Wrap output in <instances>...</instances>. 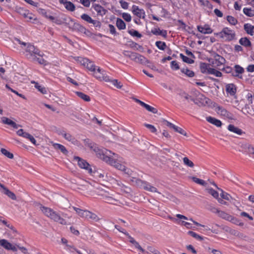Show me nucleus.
<instances>
[{
	"instance_id": "f257e3e1",
	"label": "nucleus",
	"mask_w": 254,
	"mask_h": 254,
	"mask_svg": "<svg viewBox=\"0 0 254 254\" xmlns=\"http://www.w3.org/2000/svg\"><path fill=\"white\" fill-rule=\"evenodd\" d=\"M15 40L24 50V54L27 59L31 62H36L40 64H46L47 61L43 58L44 54L38 47L30 43L22 42L18 38H15Z\"/></svg>"
},
{
	"instance_id": "f03ea898",
	"label": "nucleus",
	"mask_w": 254,
	"mask_h": 254,
	"mask_svg": "<svg viewBox=\"0 0 254 254\" xmlns=\"http://www.w3.org/2000/svg\"><path fill=\"white\" fill-rule=\"evenodd\" d=\"M89 147L95 153L96 155L99 158L103 160L108 164L115 167L116 168L123 169V166L117 160L113 157L109 156L111 152L105 148H100L96 144L91 143Z\"/></svg>"
},
{
	"instance_id": "7ed1b4c3",
	"label": "nucleus",
	"mask_w": 254,
	"mask_h": 254,
	"mask_svg": "<svg viewBox=\"0 0 254 254\" xmlns=\"http://www.w3.org/2000/svg\"><path fill=\"white\" fill-rule=\"evenodd\" d=\"M40 209L45 216L55 222H58L62 225L67 224L66 221L52 208L41 205Z\"/></svg>"
},
{
	"instance_id": "20e7f679",
	"label": "nucleus",
	"mask_w": 254,
	"mask_h": 254,
	"mask_svg": "<svg viewBox=\"0 0 254 254\" xmlns=\"http://www.w3.org/2000/svg\"><path fill=\"white\" fill-rule=\"evenodd\" d=\"M225 41H231L235 39L236 34L234 30L228 27H224L221 31L214 34Z\"/></svg>"
},
{
	"instance_id": "39448f33",
	"label": "nucleus",
	"mask_w": 254,
	"mask_h": 254,
	"mask_svg": "<svg viewBox=\"0 0 254 254\" xmlns=\"http://www.w3.org/2000/svg\"><path fill=\"white\" fill-rule=\"evenodd\" d=\"M176 216L178 219L171 217V216H169L168 218L170 220L174 222V223H175L178 225H182V226H186L185 223H186L187 222L180 220V219L190 220V221H192L195 225H196L197 226H201V227H203L204 228L206 227V226L205 225H201V224L198 223V222L194 221L192 218L188 219V217H187L186 216H185L183 215H182L180 214H176Z\"/></svg>"
},
{
	"instance_id": "423d86ee",
	"label": "nucleus",
	"mask_w": 254,
	"mask_h": 254,
	"mask_svg": "<svg viewBox=\"0 0 254 254\" xmlns=\"http://www.w3.org/2000/svg\"><path fill=\"white\" fill-rule=\"evenodd\" d=\"M123 54L125 57L129 58L136 63L143 64L146 61V58L144 56L136 53L124 51Z\"/></svg>"
},
{
	"instance_id": "0eeeda50",
	"label": "nucleus",
	"mask_w": 254,
	"mask_h": 254,
	"mask_svg": "<svg viewBox=\"0 0 254 254\" xmlns=\"http://www.w3.org/2000/svg\"><path fill=\"white\" fill-rule=\"evenodd\" d=\"M136 185L146 190L155 192L157 191V189L151 186L149 183L143 181L140 179H136L135 181Z\"/></svg>"
},
{
	"instance_id": "6e6552de",
	"label": "nucleus",
	"mask_w": 254,
	"mask_h": 254,
	"mask_svg": "<svg viewBox=\"0 0 254 254\" xmlns=\"http://www.w3.org/2000/svg\"><path fill=\"white\" fill-rule=\"evenodd\" d=\"M225 59L222 56L219 55H216L214 57V59H209V62L210 64L216 68L224 64L225 63Z\"/></svg>"
},
{
	"instance_id": "1a4fd4ad",
	"label": "nucleus",
	"mask_w": 254,
	"mask_h": 254,
	"mask_svg": "<svg viewBox=\"0 0 254 254\" xmlns=\"http://www.w3.org/2000/svg\"><path fill=\"white\" fill-rule=\"evenodd\" d=\"M76 61L85 67L88 71H90L92 67L95 65L94 62L90 61L86 58L78 57Z\"/></svg>"
},
{
	"instance_id": "9d476101",
	"label": "nucleus",
	"mask_w": 254,
	"mask_h": 254,
	"mask_svg": "<svg viewBox=\"0 0 254 254\" xmlns=\"http://www.w3.org/2000/svg\"><path fill=\"white\" fill-rule=\"evenodd\" d=\"M75 159L77 161L78 165L80 168L86 170L90 175L92 174L93 171L92 168L86 161L79 157H75Z\"/></svg>"
},
{
	"instance_id": "9b49d317",
	"label": "nucleus",
	"mask_w": 254,
	"mask_h": 254,
	"mask_svg": "<svg viewBox=\"0 0 254 254\" xmlns=\"http://www.w3.org/2000/svg\"><path fill=\"white\" fill-rule=\"evenodd\" d=\"M97 79L100 81H109L110 77L107 75L105 70L102 68H98V71L94 76Z\"/></svg>"
},
{
	"instance_id": "f8f14e48",
	"label": "nucleus",
	"mask_w": 254,
	"mask_h": 254,
	"mask_svg": "<svg viewBox=\"0 0 254 254\" xmlns=\"http://www.w3.org/2000/svg\"><path fill=\"white\" fill-rule=\"evenodd\" d=\"M215 111L220 116H223L227 119H231L232 115V114L228 111L226 109L223 107L217 106L215 107Z\"/></svg>"
},
{
	"instance_id": "ddd939ff",
	"label": "nucleus",
	"mask_w": 254,
	"mask_h": 254,
	"mask_svg": "<svg viewBox=\"0 0 254 254\" xmlns=\"http://www.w3.org/2000/svg\"><path fill=\"white\" fill-rule=\"evenodd\" d=\"M226 92L231 96L236 97L237 90V86L233 83L227 84L225 86Z\"/></svg>"
},
{
	"instance_id": "4468645a",
	"label": "nucleus",
	"mask_w": 254,
	"mask_h": 254,
	"mask_svg": "<svg viewBox=\"0 0 254 254\" xmlns=\"http://www.w3.org/2000/svg\"><path fill=\"white\" fill-rule=\"evenodd\" d=\"M132 12L133 14L139 18H144L145 16V12L143 9L139 8V7L135 5L132 6Z\"/></svg>"
},
{
	"instance_id": "2eb2a0df",
	"label": "nucleus",
	"mask_w": 254,
	"mask_h": 254,
	"mask_svg": "<svg viewBox=\"0 0 254 254\" xmlns=\"http://www.w3.org/2000/svg\"><path fill=\"white\" fill-rule=\"evenodd\" d=\"M0 245L7 250H12L13 252H16L17 250L15 246L12 245L5 239L0 240Z\"/></svg>"
},
{
	"instance_id": "dca6fc26",
	"label": "nucleus",
	"mask_w": 254,
	"mask_h": 254,
	"mask_svg": "<svg viewBox=\"0 0 254 254\" xmlns=\"http://www.w3.org/2000/svg\"><path fill=\"white\" fill-rule=\"evenodd\" d=\"M92 7L97 12V14L98 16H103L106 14V12H107L106 9H105L103 6L99 4H93Z\"/></svg>"
},
{
	"instance_id": "f3484780",
	"label": "nucleus",
	"mask_w": 254,
	"mask_h": 254,
	"mask_svg": "<svg viewBox=\"0 0 254 254\" xmlns=\"http://www.w3.org/2000/svg\"><path fill=\"white\" fill-rule=\"evenodd\" d=\"M0 188L2 190L1 192L5 195H7L9 198L12 200H15L16 199V197L15 194L12 191H10L7 188H6L1 183H0Z\"/></svg>"
},
{
	"instance_id": "a211bd4d",
	"label": "nucleus",
	"mask_w": 254,
	"mask_h": 254,
	"mask_svg": "<svg viewBox=\"0 0 254 254\" xmlns=\"http://www.w3.org/2000/svg\"><path fill=\"white\" fill-rule=\"evenodd\" d=\"M151 32L154 35H160L164 38L167 36V32L165 30H160L159 28H153L151 29Z\"/></svg>"
},
{
	"instance_id": "6ab92c4d",
	"label": "nucleus",
	"mask_w": 254,
	"mask_h": 254,
	"mask_svg": "<svg viewBox=\"0 0 254 254\" xmlns=\"http://www.w3.org/2000/svg\"><path fill=\"white\" fill-rule=\"evenodd\" d=\"M60 134L62 135L66 140L71 142L74 144L76 143L77 140L70 133H66L65 131H63L61 132Z\"/></svg>"
},
{
	"instance_id": "aec40b11",
	"label": "nucleus",
	"mask_w": 254,
	"mask_h": 254,
	"mask_svg": "<svg viewBox=\"0 0 254 254\" xmlns=\"http://www.w3.org/2000/svg\"><path fill=\"white\" fill-rule=\"evenodd\" d=\"M197 28L199 32L203 34H210L213 32V30L208 25H205L204 26L198 25Z\"/></svg>"
},
{
	"instance_id": "412c9836",
	"label": "nucleus",
	"mask_w": 254,
	"mask_h": 254,
	"mask_svg": "<svg viewBox=\"0 0 254 254\" xmlns=\"http://www.w3.org/2000/svg\"><path fill=\"white\" fill-rule=\"evenodd\" d=\"M206 120L209 123L215 125L217 127H221L222 126V122L219 120H218L214 117L209 116L206 118Z\"/></svg>"
},
{
	"instance_id": "4be33fe9",
	"label": "nucleus",
	"mask_w": 254,
	"mask_h": 254,
	"mask_svg": "<svg viewBox=\"0 0 254 254\" xmlns=\"http://www.w3.org/2000/svg\"><path fill=\"white\" fill-rule=\"evenodd\" d=\"M200 69L202 73L209 74V69H212V67H210V64L202 63L200 64Z\"/></svg>"
},
{
	"instance_id": "5701e85b",
	"label": "nucleus",
	"mask_w": 254,
	"mask_h": 254,
	"mask_svg": "<svg viewBox=\"0 0 254 254\" xmlns=\"http://www.w3.org/2000/svg\"><path fill=\"white\" fill-rule=\"evenodd\" d=\"M52 145L55 149L60 150L64 155L67 154L68 151L63 145L57 143H53Z\"/></svg>"
},
{
	"instance_id": "b1692460",
	"label": "nucleus",
	"mask_w": 254,
	"mask_h": 254,
	"mask_svg": "<svg viewBox=\"0 0 254 254\" xmlns=\"http://www.w3.org/2000/svg\"><path fill=\"white\" fill-rule=\"evenodd\" d=\"M1 121L4 124L9 125L14 128H18V125L15 122L6 117H2Z\"/></svg>"
},
{
	"instance_id": "393cba45",
	"label": "nucleus",
	"mask_w": 254,
	"mask_h": 254,
	"mask_svg": "<svg viewBox=\"0 0 254 254\" xmlns=\"http://www.w3.org/2000/svg\"><path fill=\"white\" fill-rule=\"evenodd\" d=\"M228 129L230 131L235 133L238 135H242L243 133V131L241 129L231 124L228 126Z\"/></svg>"
},
{
	"instance_id": "a878e982",
	"label": "nucleus",
	"mask_w": 254,
	"mask_h": 254,
	"mask_svg": "<svg viewBox=\"0 0 254 254\" xmlns=\"http://www.w3.org/2000/svg\"><path fill=\"white\" fill-rule=\"evenodd\" d=\"M31 83L34 84V87L41 93L43 94L47 93V90L44 86L40 85L38 82L35 81H31Z\"/></svg>"
},
{
	"instance_id": "bb28decb",
	"label": "nucleus",
	"mask_w": 254,
	"mask_h": 254,
	"mask_svg": "<svg viewBox=\"0 0 254 254\" xmlns=\"http://www.w3.org/2000/svg\"><path fill=\"white\" fill-rule=\"evenodd\" d=\"M234 67L236 73H233V75L234 76L242 78V76L240 75L239 74H241L244 72V69L239 65H235Z\"/></svg>"
},
{
	"instance_id": "cd10ccee",
	"label": "nucleus",
	"mask_w": 254,
	"mask_h": 254,
	"mask_svg": "<svg viewBox=\"0 0 254 254\" xmlns=\"http://www.w3.org/2000/svg\"><path fill=\"white\" fill-rule=\"evenodd\" d=\"M87 214H85V219L88 220H93L95 221H98L99 220L98 216L95 213L91 212L88 210L86 212Z\"/></svg>"
},
{
	"instance_id": "c85d7f7f",
	"label": "nucleus",
	"mask_w": 254,
	"mask_h": 254,
	"mask_svg": "<svg viewBox=\"0 0 254 254\" xmlns=\"http://www.w3.org/2000/svg\"><path fill=\"white\" fill-rule=\"evenodd\" d=\"M217 212L218 213L219 216L222 218L229 221H233V216L225 212L224 211L217 210Z\"/></svg>"
},
{
	"instance_id": "c756f323",
	"label": "nucleus",
	"mask_w": 254,
	"mask_h": 254,
	"mask_svg": "<svg viewBox=\"0 0 254 254\" xmlns=\"http://www.w3.org/2000/svg\"><path fill=\"white\" fill-rule=\"evenodd\" d=\"M244 30L246 31L247 33L250 34L251 36L254 35V25L253 26L250 23H246L244 26Z\"/></svg>"
},
{
	"instance_id": "7c9ffc66",
	"label": "nucleus",
	"mask_w": 254,
	"mask_h": 254,
	"mask_svg": "<svg viewBox=\"0 0 254 254\" xmlns=\"http://www.w3.org/2000/svg\"><path fill=\"white\" fill-rule=\"evenodd\" d=\"M22 15L24 18H26L28 21H30L32 20H36L35 15L33 14L32 13L29 12V11L28 10H24L23 13H22Z\"/></svg>"
},
{
	"instance_id": "2f4dec72",
	"label": "nucleus",
	"mask_w": 254,
	"mask_h": 254,
	"mask_svg": "<svg viewBox=\"0 0 254 254\" xmlns=\"http://www.w3.org/2000/svg\"><path fill=\"white\" fill-rule=\"evenodd\" d=\"M75 93L78 97L85 102H90L91 100L90 96L83 92L80 91H76Z\"/></svg>"
},
{
	"instance_id": "473e14b6",
	"label": "nucleus",
	"mask_w": 254,
	"mask_h": 254,
	"mask_svg": "<svg viewBox=\"0 0 254 254\" xmlns=\"http://www.w3.org/2000/svg\"><path fill=\"white\" fill-rule=\"evenodd\" d=\"M116 26L119 30H124L126 28L125 22L121 18H118L116 21Z\"/></svg>"
},
{
	"instance_id": "72a5a7b5",
	"label": "nucleus",
	"mask_w": 254,
	"mask_h": 254,
	"mask_svg": "<svg viewBox=\"0 0 254 254\" xmlns=\"http://www.w3.org/2000/svg\"><path fill=\"white\" fill-rule=\"evenodd\" d=\"M239 43L241 45L246 47H249L251 46V42L249 39L246 37L241 38L239 40Z\"/></svg>"
},
{
	"instance_id": "f704fd0d",
	"label": "nucleus",
	"mask_w": 254,
	"mask_h": 254,
	"mask_svg": "<svg viewBox=\"0 0 254 254\" xmlns=\"http://www.w3.org/2000/svg\"><path fill=\"white\" fill-rule=\"evenodd\" d=\"M245 152L250 156L254 155V147L251 144H247L245 146Z\"/></svg>"
},
{
	"instance_id": "c9c22d12",
	"label": "nucleus",
	"mask_w": 254,
	"mask_h": 254,
	"mask_svg": "<svg viewBox=\"0 0 254 254\" xmlns=\"http://www.w3.org/2000/svg\"><path fill=\"white\" fill-rule=\"evenodd\" d=\"M181 72L189 77H192L194 76V72L187 68H183L181 70Z\"/></svg>"
},
{
	"instance_id": "e433bc0d",
	"label": "nucleus",
	"mask_w": 254,
	"mask_h": 254,
	"mask_svg": "<svg viewBox=\"0 0 254 254\" xmlns=\"http://www.w3.org/2000/svg\"><path fill=\"white\" fill-rule=\"evenodd\" d=\"M243 12L245 15L249 17L254 16V10L252 9L251 8L244 7Z\"/></svg>"
},
{
	"instance_id": "4c0bfd02",
	"label": "nucleus",
	"mask_w": 254,
	"mask_h": 254,
	"mask_svg": "<svg viewBox=\"0 0 254 254\" xmlns=\"http://www.w3.org/2000/svg\"><path fill=\"white\" fill-rule=\"evenodd\" d=\"M64 6L67 10L70 11H73L75 9L74 4L70 1L66 2Z\"/></svg>"
},
{
	"instance_id": "58836bf2",
	"label": "nucleus",
	"mask_w": 254,
	"mask_h": 254,
	"mask_svg": "<svg viewBox=\"0 0 254 254\" xmlns=\"http://www.w3.org/2000/svg\"><path fill=\"white\" fill-rule=\"evenodd\" d=\"M180 95L181 96L182 98H185V99L188 100V101H190L193 102L195 103H196L195 102V100L193 99V98H192L191 96L189 95L188 94L186 93V92H182V93H180Z\"/></svg>"
},
{
	"instance_id": "ea45409f",
	"label": "nucleus",
	"mask_w": 254,
	"mask_h": 254,
	"mask_svg": "<svg viewBox=\"0 0 254 254\" xmlns=\"http://www.w3.org/2000/svg\"><path fill=\"white\" fill-rule=\"evenodd\" d=\"M50 20L52 21L53 22L55 23L56 24L58 25H61L63 23H64V21L65 20V19L63 20L62 19L59 18L58 17H54L52 16V17H50Z\"/></svg>"
},
{
	"instance_id": "a19ab883",
	"label": "nucleus",
	"mask_w": 254,
	"mask_h": 254,
	"mask_svg": "<svg viewBox=\"0 0 254 254\" xmlns=\"http://www.w3.org/2000/svg\"><path fill=\"white\" fill-rule=\"evenodd\" d=\"M128 33L133 37H136L139 38L142 37V35L141 34H140L137 31L133 29L128 30Z\"/></svg>"
},
{
	"instance_id": "79ce46f5",
	"label": "nucleus",
	"mask_w": 254,
	"mask_h": 254,
	"mask_svg": "<svg viewBox=\"0 0 254 254\" xmlns=\"http://www.w3.org/2000/svg\"><path fill=\"white\" fill-rule=\"evenodd\" d=\"M183 160L184 164L186 166L190 167V168L193 167V166H194L193 163L191 160H190L188 157H185L183 158Z\"/></svg>"
},
{
	"instance_id": "37998d69",
	"label": "nucleus",
	"mask_w": 254,
	"mask_h": 254,
	"mask_svg": "<svg viewBox=\"0 0 254 254\" xmlns=\"http://www.w3.org/2000/svg\"><path fill=\"white\" fill-rule=\"evenodd\" d=\"M109 82H111L113 85L119 89H121L123 86L121 82H119L117 79H111L110 78Z\"/></svg>"
},
{
	"instance_id": "c03bdc74",
	"label": "nucleus",
	"mask_w": 254,
	"mask_h": 254,
	"mask_svg": "<svg viewBox=\"0 0 254 254\" xmlns=\"http://www.w3.org/2000/svg\"><path fill=\"white\" fill-rule=\"evenodd\" d=\"M0 151L2 154L7 157L9 159H12L13 158V155L11 152L4 148H1Z\"/></svg>"
},
{
	"instance_id": "a18cd8bd",
	"label": "nucleus",
	"mask_w": 254,
	"mask_h": 254,
	"mask_svg": "<svg viewBox=\"0 0 254 254\" xmlns=\"http://www.w3.org/2000/svg\"><path fill=\"white\" fill-rule=\"evenodd\" d=\"M22 137L29 139L34 144H36V140L34 137L29 133L25 132Z\"/></svg>"
},
{
	"instance_id": "49530a36",
	"label": "nucleus",
	"mask_w": 254,
	"mask_h": 254,
	"mask_svg": "<svg viewBox=\"0 0 254 254\" xmlns=\"http://www.w3.org/2000/svg\"><path fill=\"white\" fill-rule=\"evenodd\" d=\"M227 20L229 22V23L230 24L232 25H236L238 22V20L236 18L230 15H228L227 16Z\"/></svg>"
},
{
	"instance_id": "de8ad7c7",
	"label": "nucleus",
	"mask_w": 254,
	"mask_h": 254,
	"mask_svg": "<svg viewBox=\"0 0 254 254\" xmlns=\"http://www.w3.org/2000/svg\"><path fill=\"white\" fill-rule=\"evenodd\" d=\"M156 46L160 50H164L166 47L165 42L162 41H156L155 43Z\"/></svg>"
},
{
	"instance_id": "09e8293b",
	"label": "nucleus",
	"mask_w": 254,
	"mask_h": 254,
	"mask_svg": "<svg viewBox=\"0 0 254 254\" xmlns=\"http://www.w3.org/2000/svg\"><path fill=\"white\" fill-rule=\"evenodd\" d=\"M180 56L182 59V60L186 63L192 64L194 62V61L193 60L187 57V56L184 55L183 54H180Z\"/></svg>"
},
{
	"instance_id": "8fccbe9b",
	"label": "nucleus",
	"mask_w": 254,
	"mask_h": 254,
	"mask_svg": "<svg viewBox=\"0 0 254 254\" xmlns=\"http://www.w3.org/2000/svg\"><path fill=\"white\" fill-rule=\"evenodd\" d=\"M191 179L194 182H195L196 184H199L203 186H205L206 185V183L204 180L200 179L196 177H192Z\"/></svg>"
},
{
	"instance_id": "3c124183",
	"label": "nucleus",
	"mask_w": 254,
	"mask_h": 254,
	"mask_svg": "<svg viewBox=\"0 0 254 254\" xmlns=\"http://www.w3.org/2000/svg\"><path fill=\"white\" fill-rule=\"evenodd\" d=\"M210 69V70H209V74H213L216 77H221V76H222V73L220 71H218V70H216V69H214L213 68H212V69Z\"/></svg>"
},
{
	"instance_id": "603ef678",
	"label": "nucleus",
	"mask_w": 254,
	"mask_h": 254,
	"mask_svg": "<svg viewBox=\"0 0 254 254\" xmlns=\"http://www.w3.org/2000/svg\"><path fill=\"white\" fill-rule=\"evenodd\" d=\"M81 18L89 23H91L92 18L87 14L83 13L81 15Z\"/></svg>"
},
{
	"instance_id": "864d4df0",
	"label": "nucleus",
	"mask_w": 254,
	"mask_h": 254,
	"mask_svg": "<svg viewBox=\"0 0 254 254\" xmlns=\"http://www.w3.org/2000/svg\"><path fill=\"white\" fill-rule=\"evenodd\" d=\"M188 234L198 240L201 241L203 240L202 237L193 231H190L188 232Z\"/></svg>"
},
{
	"instance_id": "5fc2aeb1",
	"label": "nucleus",
	"mask_w": 254,
	"mask_h": 254,
	"mask_svg": "<svg viewBox=\"0 0 254 254\" xmlns=\"http://www.w3.org/2000/svg\"><path fill=\"white\" fill-rule=\"evenodd\" d=\"M5 87L7 89H8L9 90L11 91L12 92H13V93H15V94H16L17 95H18L19 97H21V98H22L23 99H25V97L24 95H23L22 94L19 93L16 90L12 89L11 88H10V87L8 84H6L5 85Z\"/></svg>"
},
{
	"instance_id": "6e6d98bb",
	"label": "nucleus",
	"mask_w": 254,
	"mask_h": 254,
	"mask_svg": "<svg viewBox=\"0 0 254 254\" xmlns=\"http://www.w3.org/2000/svg\"><path fill=\"white\" fill-rule=\"evenodd\" d=\"M208 192L212 195L214 198H217L219 196L218 192L212 188L207 189Z\"/></svg>"
},
{
	"instance_id": "4d7b16f0",
	"label": "nucleus",
	"mask_w": 254,
	"mask_h": 254,
	"mask_svg": "<svg viewBox=\"0 0 254 254\" xmlns=\"http://www.w3.org/2000/svg\"><path fill=\"white\" fill-rule=\"evenodd\" d=\"M175 131L179 132V133L187 136V132L183 128L175 126V127L173 128Z\"/></svg>"
},
{
	"instance_id": "13d9d810",
	"label": "nucleus",
	"mask_w": 254,
	"mask_h": 254,
	"mask_svg": "<svg viewBox=\"0 0 254 254\" xmlns=\"http://www.w3.org/2000/svg\"><path fill=\"white\" fill-rule=\"evenodd\" d=\"M171 68L173 69L177 70L180 68L178 62L176 61H173L171 62Z\"/></svg>"
},
{
	"instance_id": "bf43d9fd",
	"label": "nucleus",
	"mask_w": 254,
	"mask_h": 254,
	"mask_svg": "<svg viewBox=\"0 0 254 254\" xmlns=\"http://www.w3.org/2000/svg\"><path fill=\"white\" fill-rule=\"evenodd\" d=\"M147 249L148 251V252L151 253L152 254H160V252H159V251H158L157 249H156L155 248L153 247L148 246Z\"/></svg>"
},
{
	"instance_id": "052dcab7",
	"label": "nucleus",
	"mask_w": 254,
	"mask_h": 254,
	"mask_svg": "<svg viewBox=\"0 0 254 254\" xmlns=\"http://www.w3.org/2000/svg\"><path fill=\"white\" fill-rule=\"evenodd\" d=\"M144 126L146 127L148 129H149L150 132L152 133H155L157 131V129L155 128V127L152 125L145 124Z\"/></svg>"
},
{
	"instance_id": "680f3d73",
	"label": "nucleus",
	"mask_w": 254,
	"mask_h": 254,
	"mask_svg": "<svg viewBox=\"0 0 254 254\" xmlns=\"http://www.w3.org/2000/svg\"><path fill=\"white\" fill-rule=\"evenodd\" d=\"M221 190L222 192L220 194L221 197L225 200H229L230 198L231 197V195L227 192L223 191L222 190Z\"/></svg>"
},
{
	"instance_id": "e2e57ef3",
	"label": "nucleus",
	"mask_w": 254,
	"mask_h": 254,
	"mask_svg": "<svg viewBox=\"0 0 254 254\" xmlns=\"http://www.w3.org/2000/svg\"><path fill=\"white\" fill-rule=\"evenodd\" d=\"M122 17L127 22H130L131 20V16L130 14L127 13H123L122 14Z\"/></svg>"
},
{
	"instance_id": "0e129e2a",
	"label": "nucleus",
	"mask_w": 254,
	"mask_h": 254,
	"mask_svg": "<svg viewBox=\"0 0 254 254\" xmlns=\"http://www.w3.org/2000/svg\"><path fill=\"white\" fill-rule=\"evenodd\" d=\"M41 13L46 18L50 20V17L52 16L49 14V12L44 9H41Z\"/></svg>"
},
{
	"instance_id": "69168bd1",
	"label": "nucleus",
	"mask_w": 254,
	"mask_h": 254,
	"mask_svg": "<svg viewBox=\"0 0 254 254\" xmlns=\"http://www.w3.org/2000/svg\"><path fill=\"white\" fill-rule=\"evenodd\" d=\"M145 108L147 111H148L149 112H152L153 113H154V114L157 113V110L156 108H154V107H152V106H150V105H149L148 104L146 105V106Z\"/></svg>"
},
{
	"instance_id": "338daca9",
	"label": "nucleus",
	"mask_w": 254,
	"mask_h": 254,
	"mask_svg": "<svg viewBox=\"0 0 254 254\" xmlns=\"http://www.w3.org/2000/svg\"><path fill=\"white\" fill-rule=\"evenodd\" d=\"M120 165L121 166H123L124 168H123V169L117 168L118 169H119L120 170H121V171H124L125 173L127 174L128 175H131L132 171L129 169H128L127 168H126L125 167V166H124V165L121 164V163H120Z\"/></svg>"
},
{
	"instance_id": "774afa93",
	"label": "nucleus",
	"mask_w": 254,
	"mask_h": 254,
	"mask_svg": "<svg viewBox=\"0 0 254 254\" xmlns=\"http://www.w3.org/2000/svg\"><path fill=\"white\" fill-rule=\"evenodd\" d=\"M120 3L121 4V7L123 9H127L128 8V3L127 2L124 1L123 0H121L120 1Z\"/></svg>"
}]
</instances>
